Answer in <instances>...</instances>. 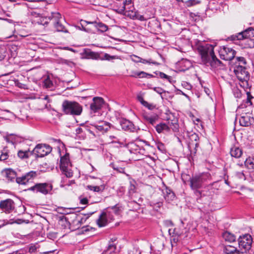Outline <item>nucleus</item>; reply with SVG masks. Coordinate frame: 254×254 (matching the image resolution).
<instances>
[{"label":"nucleus","instance_id":"obj_12","mask_svg":"<svg viewBox=\"0 0 254 254\" xmlns=\"http://www.w3.org/2000/svg\"><path fill=\"white\" fill-rule=\"evenodd\" d=\"M236 52L231 48L223 46L219 50V54L221 59L231 61L235 57Z\"/></svg>","mask_w":254,"mask_h":254},{"label":"nucleus","instance_id":"obj_41","mask_svg":"<svg viewBox=\"0 0 254 254\" xmlns=\"http://www.w3.org/2000/svg\"><path fill=\"white\" fill-rule=\"evenodd\" d=\"M145 72L144 71H140V72H133L132 74L130 75V76L133 77H139L142 78V74H145Z\"/></svg>","mask_w":254,"mask_h":254},{"label":"nucleus","instance_id":"obj_31","mask_svg":"<svg viewBox=\"0 0 254 254\" xmlns=\"http://www.w3.org/2000/svg\"><path fill=\"white\" fill-rule=\"evenodd\" d=\"M61 15L59 12H53L51 15V20L53 21L55 23L57 21H60L61 19Z\"/></svg>","mask_w":254,"mask_h":254},{"label":"nucleus","instance_id":"obj_54","mask_svg":"<svg viewBox=\"0 0 254 254\" xmlns=\"http://www.w3.org/2000/svg\"><path fill=\"white\" fill-rule=\"evenodd\" d=\"M135 186L132 184H130V186L128 188V192L130 194L133 193L135 192Z\"/></svg>","mask_w":254,"mask_h":254},{"label":"nucleus","instance_id":"obj_18","mask_svg":"<svg viewBox=\"0 0 254 254\" xmlns=\"http://www.w3.org/2000/svg\"><path fill=\"white\" fill-rule=\"evenodd\" d=\"M120 125L122 128L125 130L135 132L138 129V127H137L135 126L132 122L127 120H121L120 121Z\"/></svg>","mask_w":254,"mask_h":254},{"label":"nucleus","instance_id":"obj_43","mask_svg":"<svg viewBox=\"0 0 254 254\" xmlns=\"http://www.w3.org/2000/svg\"><path fill=\"white\" fill-rule=\"evenodd\" d=\"M227 254H238V251L236 248H232V250H229L228 248L226 249Z\"/></svg>","mask_w":254,"mask_h":254},{"label":"nucleus","instance_id":"obj_27","mask_svg":"<svg viewBox=\"0 0 254 254\" xmlns=\"http://www.w3.org/2000/svg\"><path fill=\"white\" fill-rule=\"evenodd\" d=\"M222 237L225 241L229 242H234L235 240V236L228 232L223 233Z\"/></svg>","mask_w":254,"mask_h":254},{"label":"nucleus","instance_id":"obj_50","mask_svg":"<svg viewBox=\"0 0 254 254\" xmlns=\"http://www.w3.org/2000/svg\"><path fill=\"white\" fill-rule=\"evenodd\" d=\"M140 252L136 248H132L128 251V254H140Z\"/></svg>","mask_w":254,"mask_h":254},{"label":"nucleus","instance_id":"obj_5","mask_svg":"<svg viewBox=\"0 0 254 254\" xmlns=\"http://www.w3.org/2000/svg\"><path fill=\"white\" fill-rule=\"evenodd\" d=\"M253 238L250 234H246L239 236V254H246L251 248Z\"/></svg>","mask_w":254,"mask_h":254},{"label":"nucleus","instance_id":"obj_47","mask_svg":"<svg viewBox=\"0 0 254 254\" xmlns=\"http://www.w3.org/2000/svg\"><path fill=\"white\" fill-rule=\"evenodd\" d=\"M84 130V133H85L86 131L89 132L90 134H92L94 136H96V135L94 133V132L91 129V128L88 126H83Z\"/></svg>","mask_w":254,"mask_h":254},{"label":"nucleus","instance_id":"obj_15","mask_svg":"<svg viewBox=\"0 0 254 254\" xmlns=\"http://www.w3.org/2000/svg\"><path fill=\"white\" fill-rule=\"evenodd\" d=\"M14 201L9 198L0 201V210L6 213H10L14 208Z\"/></svg>","mask_w":254,"mask_h":254},{"label":"nucleus","instance_id":"obj_26","mask_svg":"<svg viewBox=\"0 0 254 254\" xmlns=\"http://www.w3.org/2000/svg\"><path fill=\"white\" fill-rule=\"evenodd\" d=\"M164 194V198L168 202L173 200L175 197L174 193L170 189L167 188L165 190Z\"/></svg>","mask_w":254,"mask_h":254},{"label":"nucleus","instance_id":"obj_38","mask_svg":"<svg viewBox=\"0 0 254 254\" xmlns=\"http://www.w3.org/2000/svg\"><path fill=\"white\" fill-rule=\"evenodd\" d=\"M190 139L192 141H193V140L195 142L194 143V144L196 147H197V145H198L197 141L199 139L197 134H196L195 133H192L190 136Z\"/></svg>","mask_w":254,"mask_h":254},{"label":"nucleus","instance_id":"obj_17","mask_svg":"<svg viewBox=\"0 0 254 254\" xmlns=\"http://www.w3.org/2000/svg\"><path fill=\"white\" fill-rule=\"evenodd\" d=\"M104 104V99L101 97H95L93 98V102L90 106V110L94 113L100 110Z\"/></svg>","mask_w":254,"mask_h":254},{"label":"nucleus","instance_id":"obj_48","mask_svg":"<svg viewBox=\"0 0 254 254\" xmlns=\"http://www.w3.org/2000/svg\"><path fill=\"white\" fill-rule=\"evenodd\" d=\"M116 249V246L114 244H110L108 247L107 250L110 251V253H111L115 251Z\"/></svg>","mask_w":254,"mask_h":254},{"label":"nucleus","instance_id":"obj_58","mask_svg":"<svg viewBox=\"0 0 254 254\" xmlns=\"http://www.w3.org/2000/svg\"><path fill=\"white\" fill-rule=\"evenodd\" d=\"M104 57H105V59L106 60H112V59H115V56H110V55H109L108 54H105Z\"/></svg>","mask_w":254,"mask_h":254},{"label":"nucleus","instance_id":"obj_63","mask_svg":"<svg viewBox=\"0 0 254 254\" xmlns=\"http://www.w3.org/2000/svg\"><path fill=\"white\" fill-rule=\"evenodd\" d=\"M88 218V217H82L81 218L80 220L79 221L80 223H83V222H85L86 219Z\"/></svg>","mask_w":254,"mask_h":254},{"label":"nucleus","instance_id":"obj_60","mask_svg":"<svg viewBox=\"0 0 254 254\" xmlns=\"http://www.w3.org/2000/svg\"><path fill=\"white\" fill-rule=\"evenodd\" d=\"M153 77H154L153 75L146 72H145V74H142V78H151Z\"/></svg>","mask_w":254,"mask_h":254},{"label":"nucleus","instance_id":"obj_52","mask_svg":"<svg viewBox=\"0 0 254 254\" xmlns=\"http://www.w3.org/2000/svg\"><path fill=\"white\" fill-rule=\"evenodd\" d=\"M238 149V148L237 147H236L235 148L234 150H233V149H231V151H230V154H231V155L232 156V157H236V158H237V154H238V152H237V150Z\"/></svg>","mask_w":254,"mask_h":254},{"label":"nucleus","instance_id":"obj_40","mask_svg":"<svg viewBox=\"0 0 254 254\" xmlns=\"http://www.w3.org/2000/svg\"><path fill=\"white\" fill-rule=\"evenodd\" d=\"M245 163L246 165H252L253 168L254 169V157L247 159L245 161Z\"/></svg>","mask_w":254,"mask_h":254},{"label":"nucleus","instance_id":"obj_53","mask_svg":"<svg viewBox=\"0 0 254 254\" xmlns=\"http://www.w3.org/2000/svg\"><path fill=\"white\" fill-rule=\"evenodd\" d=\"M80 200V203L81 204H86L88 203V199L86 197H82V196H80L79 197Z\"/></svg>","mask_w":254,"mask_h":254},{"label":"nucleus","instance_id":"obj_8","mask_svg":"<svg viewBox=\"0 0 254 254\" xmlns=\"http://www.w3.org/2000/svg\"><path fill=\"white\" fill-rule=\"evenodd\" d=\"M52 150V148L48 144H38L31 154L35 155L37 157H43L49 154Z\"/></svg>","mask_w":254,"mask_h":254},{"label":"nucleus","instance_id":"obj_33","mask_svg":"<svg viewBox=\"0 0 254 254\" xmlns=\"http://www.w3.org/2000/svg\"><path fill=\"white\" fill-rule=\"evenodd\" d=\"M8 153L7 150L6 148H4L1 151V154L0 156V161H4L8 158Z\"/></svg>","mask_w":254,"mask_h":254},{"label":"nucleus","instance_id":"obj_56","mask_svg":"<svg viewBox=\"0 0 254 254\" xmlns=\"http://www.w3.org/2000/svg\"><path fill=\"white\" fill-rule=\"evenodd\" d=\"M136 18L137 19L140 20V21H145L146 20V19L142 15L140 14H135V15Z\"/></svg>","mask_w":254,"mask_h":254},{"label":"nucleus","instance_id":"obj_59","mask_svg":"<svg viewBox=\"0 0 254 254\" xmlns=\"http://www.w3.org/2000/svg\"><path fill=\"white\" fill-rule=\"evenodd\" d=\"M246 61L244 58L239 57V64H246Z\"/></svg>","mask_w":254,"mask_h":254},{"label":"nucleus","instance_id":"obj_29","mask_svg":"<svg viewBox=\"0 0 254 254\" xmlns=\"http://www.w3.org/2000/svg\"><path fill=\"white\" fill-rule=\"evenodd\" d=\"M54 26L57 31L67 32L64 26L61 23L60 21H57L54 23Z\"/></svg>","mask_w":254,"mask_h":254},{"label":"nucleus","instance_id":"obj_25","mask_svg":"<svg viewBox=\"0 0 254 254\" xmlns=\"http://www.w3.org/2000/svg\"><path fill=\"white\" fill-rule=\"evenodd\" d=\"M3 174L8 181H13L16 178V173L10 169H7L3 171Z\"/></svg>","mask_w":254,"mask_h":254},{"label":"nucleus","instance_id":"obj_14","mask_svg":"<svg viewBox=\"0 0 254 254\" xmlns=\"http://www.w3.org/2000/svg\"><path fill=\"white\" fill-rule=\"evenodd\" d=\"M127 148L131 154H134L137 156H147L148 153L145 149L140 147L134 142H130L127 144Z\"/></svg>","mask_w":254,"mask_h":254},{"label":"nucleus","instance_id":"obj_37","mask_svg":"<svg viewBox=\"0 0 254 254\" xmlns=\"http://www.w3.org/2000/svg\"><path fill=\"white\" fill-rule=\"evenodd\" d=\"M199 3L200 1L198 0H188L185 2L186 5L188 7H190Z\"/></svg>","mask_w":254,"mask_h":254},{"label":"nucleus","instance_id":"obj_7","mask_svg":"<svg viewBox=\"0 0 254 254\" xmlns=\"http://www.w3.org/2000/svg\"><path fill=\"white\" fill-rule=\"evenodd\" d=\"M53 189V186L49 183H37L34 186L27 189L28 190L32 191L34 192H40L44 195L51 193Z\"/></svg>","mask_w":254,"mask_h":254},{"label":"nucleus","instance_id":"obj_23","mask_svg":"<svg viewBox=\"0 0 254 254\" xmlns=\"http://www.w3.org/2000/svg\"><path fill=\"white\" fill-rule=\"evenodd\" d=\"M144 120L147 123L154 126L158 120V116L156 115H150L148 114H144L142 115Z\"/></svg>","mask_w":254,"mask_h":254},{"label":"nucleus","instance_id":"obj_2","mask_svg":"<svg viewBox=\"0 0 254 254\" xmlns=\"http://www.w3.org/2000/svg\"><path fill=\"white\" fill-rule=\"evenodd\" d=\"M211 179L209 173H202L192 176L190 178V187L194 191L197 197H201V195H211L213 192V189L209 193H205V190H199L206 183H207Z\"/></svg>","mask_w":254,"mask_h":254},{"label":"nucleus","instance_id":"obj_19","mask_svg":"<svg viewBox=\"0 0 254 254\" xmlns=\"http://www.w3.org/2000/svg\"><path fill=\"white\" fill-rule=\"evenodd\" d=\"M253 120L254 119L250 116V114H243L241 115L239 119V125L243 127H248L251 125Z\"/></svg>","mask_w":254,"mask_h":254},{"label":"nucleus","instance_id":"obj_39","mask_svg":"<svg viewBox=\"0 0 254 254\" xmlns=\"http://www.w3.org/2000/svg\"><path fill=\"white\" fill-rule=\"evenodd\" d=\"M75 134L79 136L83 137L85 133H84V127H78L75 129Z\"/></svg>","mask_w":254,"mask_h":254},{"label":"nucleus","instance_id":"obj_3","mask_svg":"<svg viewBox=\"0 0 254 254\" xmlns=\"http://www.w3.org/2000/svg\"><path fill=\"white\" fill-rule=\"evenodd\" d=\"M165 118L168 121V124L160 123L157 125L155 126L157 132L160 133L163 131H168L170 128H171L174 131H177L179 129L178 120L174 115L171 112L167 113Z\"/></svg>","mask_w":254,"mask_h":254},{"label":"nucleus","instance_id":"obj_4","mask_svg":"<svg viewBox=\"0 0 254 254\" xmlns=\"http://www.w3.org/2000/svg\"><path fill=\"white\" fill-rule=\"evenodd\" d=\"M62 111L65 114L79 116L82 111V106L77 102L64 100L62 105Z\"/></svg>","mask_w":254,"mask_h":254},{"label":"nucleus","instance_id":"obj_35","mask_svg":"<svg viewBox=\"0 0 254 254\" xmlns=\"http://www.w3.org/2000/svg\"><path fill=\"white\" fill-rule=\"evenodd\" d=\"M140 63L143 64H153L155 65H159V63L157 62L153 61L151 59H149L148 60L143 59L141 58V60Z\"/></svg>","mask_w":254,"mask_h":254},{"label":"nucleus","instance_id":"obj_46","mask_svg":"<svg viewBox=\"0 0 254 254\" xmlns=\"http://www.w3.org/2000/svg\"><path fill=\"white\" fill-rule=\"evenodd\" d=\"M211 189H213V192H212V194L211 196H212L215 191V189L212 187L211 185H209L207 186L206 187H205L203 190H205V193H209L210 191H211ZM208 196H210V195H208Z\"/></svg>","mask_w":254,"mask_h":254},{"label":"nucleus","instance_id":"obj_24","mask_svg":"<svg viewBox=\"0 0 254 254\" xmlns=\"http://www.w3.org/2000/svg\"><path fill=\"white\" fill-rule=\"evenodd\" d=\"M249 73L245 66L239 65V81L243 79H249Z\"/></svg>","mask_w":254,"mask_h":254},{"label":"nucleus","instance_id":"obj_11","mask_svg":"<svg viewBox=\"0 0 254 254\" xmlns=\"http://www.w3.org/2000/svg\"><path fill=\"white\" fill-rule=\"evenodd\" d=\"M38 176L36 171H31L25 173L21 177L16 178V182L19 185H26L27 183L32 182Z\"/></svg>","mask_w":254,"mask_h":254},{"label":"nucleus","instance_id":"obj_36","mask_svg":"<svg viewBox=\"0 0 254 254\" xmlns=\"http://www.w3.org/2000/svg\"><path fill=\"white\" fill-rule=\"evenodd\" d=\"M131 0H125V1L123 3V5L122 6V7L120 9L121 12L124 11L126 9H130V7H127V6L128 5L131 4Z\"/></svg>","mask_w":254,"mask_h":254},{"label":"nucleus","instance_id":"obj_57","mask_svg":"<svg viewBox=\"0 0 254 254\" xmlns=\"http://www.w3.org/2000/svg\"><path fill=\"white\" fill-rule=\"evenodd\" d=\"M154 90L160 94H161L164 92L163 90L160 87H155Z\"/></svg>","mask_w":254,"mask_h":254},{"label":"nucleus","instance_id":"obj_45","mask_svg":"<svg viewBox=\"0 0 254 254\" xmlns=\"http://www.w3.org/2000/svg\"><path fill=\"white\" fill-rule=\"evenodd\" d=\"M142 105L149 110H153L155 108V106L153 104L149 103L146 101Z\"/></svg>","mask_w":254,"mask_h":254},{"label":"nucleus","instance_id":"obj_20","mask_svg":"<svg viewBox=\"0 0 254 254\" xmlns=\"http://www.w3.org/2000/svg\"><path fill=\"white\" fill-rule=\"evenodd\" d=\"M80 55L84 59H97L99 57L97 53L93 52L89 49H84Z\"/></svg>","mask_w":254,"mask_h":254},{"label":"nucleus","instance_id":"obj_55","mask_svg":"<svg viewBox=\"0 0 254 254\" xmlns=\"http://www.w3.org/2000/svg\"><path fill=\"white\" fill-rule=\"evenodd\" d=\"M109 138L111 139H114V140L113 141V142H116L119 141L118 135L117 134L110 135Z\"/></svg>","mask_w":254,"mask_h":254},{"label":"nucleus","instance_id":"obj_6","mask_svg":"<svg viewBox=\"0 0 254 254\" xmlns=\"http://www.w3.org/2000/svg\"><path fill=\"white\" fill-rule=\"evenodd\" d=\"M60 167L61 170L67 178H70L73 175L71 170V165L69 161V155L66 153L61 157L60 160Z\"/></svg>","mask_w":254,"mask_h":254},{"label":"nucleus","instance_id":"obj_49","mask_svg":"<svg viewBox=\"0 0 254 254\" xmlns=\"http://www.w3.org/2000/svg\"><path fill=\"white\" fill-rule=\"evenodd\" d=\"M44 83V86H46V88H50L53 84L51 81L48 78L45 80Z\"/></svg>","mask_w":254,"mask_h":254},{"label":"nucleus","instance_id":"obj_13","mask_svg":"<svg viewBox=\"0 0 254 254\" xmlns=\"http://www.w3.org/2000/svg\"><path fill=\"white\" fill-rule=\"evenodd\" d=\"M249 79H243L239 81V85L243 89V92L242 91H240L241 94H246L247 95V102L246 103L248 105H251L252 103L251 99L253 97L251 94L250 92V86L248 83Z\"/></svg>","mask_w":254,"mask_h":254},{"label":"nucleus","instance_id":"obj_51","mask_svg":"<svg viewBox=\"0 0 254 254\" xmlns=\"http://www.w3.org/2000/svg\"><path fill=\"white\" fill-rule=\"evenodd\" d=\"M231 70H233L234 72H235L236 76L238 73V66L236 64H232L230 67Z\"/></svg>","mask_w":254,"mask_h":254},{"label":"nucleus","instance_id":"obj_42","mask_svg":"<svg viewBox=\"0 0 254 254\" xmlns=\"http://www.w3.org/2000/svg\"><path fill=\"white\" fill-rule=\"evenodd\" d=\"M5 50L4 47L0 46V61L5 57Z\"/></svg>","mask_w":254,"mask_h":254},{"label":"nucleus","instance_id":"obj_30","mask_svg":"<svg viewBox=\"0 0 254 254\" xmlns=\"http://www.w3.org/2000/svg\"><path fill=\"white\" fill-rule=\"evenodd\" d=\"M157 75H158L161 78L166 79L169 82L172 83L173 78L171 76H168L165 73L162 72H155Z\"/></svg>","mask_w":254,"mask_h":254},{"label":"nucleus","instance_id":"obj_62","mask_svg":"<svg viewBox=\"0 0 254 254\" xmlns=\"http://www.w3.org/2000/svg\"><path fill=\"white\" fill-rule=\"evenodd\" d=\"M229 39L232 41H234L236 40H238V36L237 35H232L229 38Z\"/></svg>","mask_w":254,"mask_h":254},{"label":"nucleus","instance_id":"obj_32","mask_svg":"<svg viewBox=\"0 0 254 254\" xmlns=\"http://www.w3.org/2000/svg\"><path fill=\"white\" fill-rule=\"evenodd\" d=\"M29 152L28 151L19 150L18 152V156L21 159L27 158L29 157Z\"/></svg>","mask_w":254,"mask_h":254},{"label":"nucleus","instance_id":"obj_44","mask_svg":"<svg viewBox=\"0 0 254 254\" xmlns=\"http://www.w3.org/2000/svg\"><path fill=\"white\" fill-rule=\"evenodd\" d=\"M130 58L131 61L136 63H140L141 60V58L134 55L131 56Z\"/></svg>","mask_w":254,"mask_h":254},{"label":"nucleus","instance_id":"obj_16","mask_svg":"<svg viewBox=\"0 0 254 254\" xmlns=\"http://www.w3.org/2000/svg\"><path fill=\"white\" fill-rule=\"evenodd\" d=\"M91 125L94 127L99 131L103 133L108 131L111 127V125L110 123L103 121H100L96 124H92Z\"/></svg>","mask_w":254,"mask_h":254},{"label":"nucleus","instance_id":"obj_10","mask_svg":"<svg viewBox=\"0 0 254 254\" xmlns=\"http://www.w3.org/2000/svg\"><path fill=\"white\" fill-rule=\"evenodd\" d=\"M114 219V216L110 210L106 209L103 211L97 220V223L100 227L105 226L109 222Z\"/></svg>","mask_w":254,"mask_h":254},{"label":"nucleus","instance_id":"obj_22","mask_svg":"<svg viewBox=\"0 0 254 254\" xmlns=\"http://www.w3.org/2000/svg\"><path fill=\"white\" fill-rule=\"evenodd\" d=\"M254 37V28L249 27L245 30L239 32V37L243 39L251 38Z\"/></svg>","mask_w":254,"mask_h":254},{"label":"nucleus","instance_id":"obj_34","mask_svg":"<svg viewBox=\"0 0 254 254\" xmlns=\"http://www.w3.org/2000/svg\"><path fill=\"white\" fill-rule=\"evenodd\" d=\"M107 210H110L112 212V214L114 213L115 214H119V212L120 211V208L117 205H115L112 207H109L107 209Z\"/></svg>","mask_w":254,"mask_h":254},{"label":"nucleus","instance_id":"obj_21","mask_svg":"<svg viewBox=\"0 0 254 254\" xmlns=\"http://www.w3.org/2000/svg\"><path fill=\"white\" fill-rule=\"evenodd\" d=\"M239 46L242 48H253L254 47V39H243L239 37Z\"/></svg>","mask_w":254,"mask_h":254},{"label":"nucleus","instance_id":"obj_64","mask_svg":"<svg viewBox=\"0 0 254 254\" xmlns=\"http://www.w3.org/2000/svg\"><path fill=\"white\" fill-rule=\"evenodd\" d=\"M204 91L205 92V93H206L207 95H209V92H210V91L209 90V89H204Z\"/></svg>","mask_w":254,"mask_h":254},{"label":"nucleus","instance_id":"obj_1","mask_svg":"<svg viewBox=\"0 0 254 254\" xmlns=\"http://www.w3.org/2000/svg\"><path fill=\"white\" fill-rule=\"evenodd\" d=\"M215 46L203 44L198 46L197 50L201 57V63L211 69H215L221 62L216 58L214 52Z\"/></svg>","mask_w":254,"mask_h":254},{"label":"nucleus","instance_id":"obj_61","mask_svg":"<svg viewBox=\"0 0 254 254\" xmlns=\"http://www.w3.org/2000/svg\"><path fill=\"white\" fill-rule=\"evenodd\" d=\"M137 100L140 102L141 104H143L145 100H144L143 97L141 95L137 96Z\"/></svg>","mask_w":254,"mask_h":254},{"label":"nucleus","instance_id":"obj_9","mask_svg":"<svg viewBox=\"0 0 254 254\" xmlns=\"http://www.w3.org/2000/svg\"><path fill=\"white\" fill-rule=\"evenodd\" d=\"M80 24L82 27L83 30L88 32L90 31V29L88 28L85 27L88 24L92 25L94 27L96 28L101 32H106L108 29V26L106 24L102 22H97L96 21H87L86 20H81L80 21Z\"/></svg>","mask_w":254,"mask_h":254},{"label":"nucleus","instance_id":"obj_28","mask_svg":"<svg viewBox=\"0 0 254 254\" xmlns=\"http://www.w3.org/2000/svg\"><path fill=\"white\" fill-rule=\"evenodd\" d=\"M88 190L93 191L94 192H100L103 191L104 187L102 186H94L91 185H88L87 186Z\"/></svg>","mask_w":254,"mask_h":254}]
</instances>
